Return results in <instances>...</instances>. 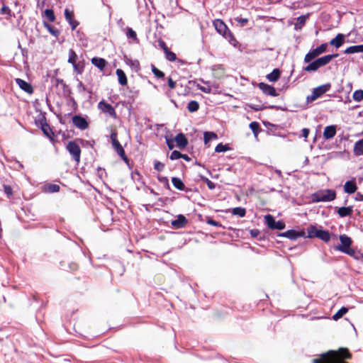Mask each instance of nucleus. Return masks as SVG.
<instances>
[{"label":"nucleus","mask_w":363,"mask_h":363,"mask_svg":"<svg viewBox=\"0 0 363 363\" xmlns=\"http://www.w3.org/2000/svg\"><path fill=\"white\" fill-rule=\"evenodd\" d=\"M306 230H307L305 231L304 230H296L294 229H290L283 233L279 234L278 236L286 237L290 240H296L299 237H317L325 242L330 240V235L328 231L318 228H306Z\"/></svg>","instance_id":"nucleus-1"},{"label":"nucleus","mask_w":363,"mask_h":363,"mask_svg":"<svg viewBox=\"0 0 363 363\" xmlns=\"http://www.w3.org/2000/svg\"><path fill=\"white\" fill-rule=\"evenodd\" d=\"M340 244L337 245L335 249L340 252H342L354 259H359L361 257V254L357 250L351 247L352 244V240L346 235H340Z\"/></svg>","instance_id":"nucleus-2"},{"label":"nucleus","mask_w":363,"mask_h":363,"mask_svg":"<svg viewBox=\"0 0 363 363\" xmlns=\"http://www.w3.org/2000/svg\"><path fill=\"white\" fill-rule=\"evenodd\" d=\"M338 55H339L336 53L325 55L323 57L318 58L317 60L313 62H310L311 63H309L306 67H303V70L308 72H315L320 67L328 65L333 58L338 57Z\"/></svg>","instance_id":"nucleus-3"},{"label":"nucleus","mask_w":363,"mask_h":363,"mask_svg":"<svg viewBox=\"0 0 363 363\" xmlns=\"http://www.w3.org/2000/svg\"><path fill=\"white\" fill-rule=\"evenodd\" d=\"M336 192L333 189H320L311 195L313 202H328L335 200Z\"/></svg>","instance_id":"nucleus-4"},{"label":"nucleus","mask_w":363,"mask_h":363,"mask_svg":"<svg viewBox=\"0 0 363 363\" xmlns=\"http://www.w3.org/2000/svg\"><path fill=\"white\" fill-rule=\"evenodd\" d=\"M213 25L215 27L217 32L222 35L226 40L230 43H233L236 41L233 34L228 29L225 23L220 19H216L213 22Z\"/></svg>","instance_id":"nucleus-5"},{"label":"nucleus","mask_w":363,"mask_h":363,"mask_svg":"<svg viewBox=\"0 0 363 363\" xmlns=\"http://www.w3.org/2000/svg\"><path fill=\"white\" fill-rule=\"evenodd\" d=\"M328 48L327 43H322L320 46L308 52L304 57V62L308 63L313 60L326 52Z\"/></svg>","instance_id":"nucleus-6"},{"label":"nucleus","mask_w":363,"mask_h":363,"mask_svg":"<svg viewBox=\"0 0 363 363\" xmlns=\"http://www.w3.org/2000/svg\"><path fill=\"white\" fill-rule=\"evenodd\" d=\"M67 150L72 155L73 160L79 164L81 157V148L75 141H69L67 145Z\"/></svg>","instance_id":"nucleus-7"},{"label":"nucleus","mask_w":363,"mask_h":363,"mask_svg":"<svg viewBox=\"0 0 363 363\" xmlns=\"http://www.w3.org/2000/svg\"><path fill=\"white\" fill-rule=\"evenodd\" d=\"M98 108L100 109L104 113L109 116L110 117L116 119L117 114L113 106L107 103L105 100H101L98 104Z\"/></svg>","instance_id":"nucleus-8"},{"label":"nucleus","mask_w":363,"mask_h":363,"mask_svg":"<svg viewBox=\"0 0 363 363\" xmlns=\"http://www.w3.org/2000/svg\"><path fill=\"white\" fill-rule=\"evenodd\" d=\"M330 87L331 84L330 83H328L315 88L313 90L311 95L310 96H308V99H310L312 101L316 100L322 95H323L325 93L328 91Z\"/></svg>","instance_id":"nucleus-9"},{"label":"nucleus","mask_w":363,"mask_h":363,"mask_svg":"<svg viewBox=\"0 0 363 363\" xmlns=\"http://www.w3.org/2000/svg\"><path fill=\"white\" fill-rule=\"evenodd\" d=\"M258 87L267 96H278L279 93L277 91L276 89L268 84L260 82L258 84Z\"/></svg>","instance_id":"nucleus-10"},{"label":"nucleus","mask_w":363,"mask_h":363,"mask_svg":"<svg viewBox=\"0 0 363 363\" xmlns=\"http://www.w3.org/2000/svg\"><path fill=\"white\" fill-rule=\"evenodd\" d=\"M65 17L66 21L70 25L72 30H74L79 26V22L74 19V13L72 9L66 8L65 9Z\"/></svg>","instance_id":"nucleus-11"},{"label":"nucleus","mask_w":363,"mask_h":363,"mask_svg":"<svg viewBox=\"0 0 363 363\" xmlns=\"http://www.w3.org/2000/svg\"><path fill=\"white\" fill-rule=\"evenodd\" d=\"M72 121L74 125L80 130H85L89 127V123L86 118L79 115L74 116Z\"/></svg>","instance_id":"nucleus-12"},{"label":"nucleus","mask_w":363,"mask_h":363,"mask_svg":"<svg viewBox=\"0 0 363 363\" xmlns=\"http://www.w3.org/2000/svg\"><path fill=\"white\" fill-rule=\"evenodd\" d=\"M264 225L267 227H285V223L283 221L276 222L273 216L270 214L264 216Z\"/></svg>","instance_id":"nucleus-13"},{"label":"nucleus","mask_w":363,"mask_h":363,"mask_svg":"<svg viewBox=\"0 0 363 363\" xmlns=\"http://www.w3.org/2000/svg\"><path fill=\"white\" fill-rule=\"evenodd\" d=\"M15 81L18 86L26 93L30 94L33 92V88L30 83L19 78H16Z\"/></svg>","instance_id":"nucleus-14"},{"label":"nucleus","mask_w":363,"mask_h":363,"mask_svg":"<svg viewBox=\"0 0 363 363\" xmlns=\"http://www.w3.org/2000/svg\"><path fill=\"white\" fill-rule=\"evenodd\" d=\"M345 36L342 33H338L334 38L330 40L329 44L332 46L338 48L341 47L345 43Z\"/></svg>","instance_id":"nucleus-15"},{"label":"nucleus","mask_w":363,"mask_h":363,"mask_svg":"<svg viewBox=\"0 0 363 363\" xmlns=\"http://www.w3.org/2000/svg\"><path fill=\"white\" fill-rule=\"evenodd\" d=\"M174 140L177 143V147L180 149L185 148L188 145V140L183 133H179L177 135Z\"/></svg>","instance_id":"nucleus-16"},{"label":"nucleus","mask_w":363,"mask_h":363,"mask_svg":"<svg viewBox=\"0 0 363 363\" xmlns=\"http://www.w3.org/2000/svg\"><path fill=\"white\" fill-rule=\"evenodd\" d=\"M336 126L331 125L326 126L323 131V137L325 139L328 140L333 138L336 134Z\"/></svg>","instance_id":"nucleus-17"},{"label":"nucleus","mask_w":363,"mask_h":363,"mask_svg":"<svg viewBox=\"0 0 363 363\" xmlns=\"http://www.w3.org/2000/svg\"><path fill=\"white\" fill-rule=\"evenodd\" d=\"M188 220L184 215L179 214L177 218L171 221L174 227L184 226L187 224Z\"/></svg>","instance_id":"nucleus-18"},{"label":"nucleus","mask_w":363,"mask_h":363,"mask_svg":"<svg viewBox=\"0 0 363 363\" xmlns=\"http://www.w3.org/2000/svg\"><path fill=\"white\" fill-rule=\"evenodd\" d=\"M110 138L112 142L113 148L115 151L118 150L119 148L122 147V145L118 140V133L116 130H113L111 131Z\"/></svg>","instance_id":"nucleus-19"},{"label":"nucleus","mask_w":363,"mask_h":363,"mask_svg":"<svg viewBox=\"0 0 363 363\" xmlns=\"http://www.w3.org/2000/svg\"><path fill=\"white\" fill-rule=\"evenodd\" d=\"M91 63L98 67L101 71H103L107 65L106 60L101 57H93L91 59Z\"/></svg>","instance_id":"nucleus-20"},{"label":"nucleus","mask_w":363,"mask_h":363,"mask_svg":"<svg viewBox=\"0 0 363 363\" xmlns=\"http://www.w3.org/2000/svg\"><path fill=\"white\" fill-rule=\"evenodd\" d=\"M357 189V184L354 181H347L344 185V190L347 194H353Z\"/></svg>","instance_id":"nucleus-21"},{"label":"nucleus","mask_w":363,"mask_h":363,"mask_svg":"<svg viewBox=\"0 0 363 363\" xmlns=\"http://www.w3.org/2000/svg\"><path fill=\"white\" fill-rule=\"evenodd\" d=\"M337 213L340 217H346L351 216L353 213L352 206L340 207L337 210Z\"/></svg>","instance_id":"nucleus-22"},{"label":"nucleus","mask_w":363,"mask_h":363,"mask_svg":"<svg viewBox=\"0 0 363 363\" xmlns=\"http://www.w3.org/2000/svg\"><path fill=\"white\" fill-rule=\"evenodd\" d=\"M116 74L118 77V83L122 86L127 85L128 79L125 72L121 69H117Z\"/></svg>","instance_id":"nucleus-23"},{"label":"nucleus","mask_w":363,"mask_h":363,"mask_svg":"<svg viewBox=\"0 0 363 363\" xmlns=\"http://www.w3.org/2000/svg\"><path fill=\"white\" fill-rule=\"evenodd\" d=\"M281 76V71L276 68L273 71L267 75V79L272 82H275L279 80Z\"/></svg>","instance_id":"nucleus-24"},{"label":"nucleus","mask_w":363,"mask_h":363,"mask_svg":"<svg viewBox=\"0 0 363 363\" xmlns=\"http://www.w3.org/2000/svg\"><path fill=\"white\" fill-rule=\"evenodd\" d=\"M354 153L357 156L363 155V138L354 143Z\"/></svg>","instance_id":"nucleus-25"},{"label":"nucleus","mask_w":363,"mask_h":363,"mask_svg":"<svg viewBox=\"0 0 363 363\" xmlns=\"http://www.w3.org/2000/svg\"><path fill=\"white\" fill-rule=\"evenodd\" d=\"M346 54H353L356 52H363V45H353L348 47L344 51Z\"/></svg>","instance_id":"nucleus-26"},{"label":"nucleus","mask_w":363,"mask_h":363,"mask_svg":"<svg viewBox=\"0 0 363 363\" xmlns=\"http://www.w3.org/2000/svg\"><path fill=\"white\" fill-rule=\"evenodd\" d=\"M172 183L173 186L178 190L184 191L185 189V185L181 179L178 177H172Z\"/></svg>","instance_id":"nucleus-27"},{"label":"nucleus","mask_w":363,"mask_h":363,"mask_svg":"<svg viewBox=\"0 0 363 363\" xmlns=\"http://www.w3.org/2000/svg\"><path fill=\"white\" fill-rule=\"evenodd\" d=\"M43 26L45 28H47V30L55 37H58V35L60 34V32L58 29L55 28L52 26L50 25L48 22L43 21Z\"/></svg>","instance_id":"nucleus-28"},{"label":"nucleus","mask_w":363,"mask_h":363,"mask_svg":"<svg viewBox=\"0 0 363 363\" xmlns=\"http://www.w3.org/2000/svg\"><path fill=\"white\" fill-rule=\"evenodd\" d=\"M0 13L1 15H5L6 19L11 18L13 16L11 9L5 4H3V6L0 10Z\"/></svg>","instance_id":"nucleus-29"},{"label":"nucleus","mask_w":363,"mask_h":363,"mask_svg":"<svg viewBox=\"0 0 363 363\" xmlns=\"http://www.w3.org/2000/svg\"><path fill=\"white\" fill-rule=\"evenodd\" d=\"M217 138H218V135H216V133H215L213 132L207 131V132H205L203 134V140H204L205 144H207L211 140H216Z\"/></svg>","instance_id":"nucleus-30"},{"label":"nucleus","mask_w":363,"mask_h":363,"mask_svg":"<svg viewBox=\"0 0 363 363\" xmlns=\"http://www.w3.org/2000/svg\"><path fill=\"white\" fill-rule=\"evenodd\" d=\"M42 131L43 132V133L48 138H50L52 141L53 140V135H54V133L52 132L50 126L49 125V124H46V125H44L43 127H42L41 128Z\"/></svg>","instance_id":"nucleus-31"},{"label":"nucleus","mask_w":363,"mask_h":363,"mask_svg":"<svg viewBox=\"0 0 363 363\" xmlns=\"http://www.w3.org/2000/svg\"><path fill=\"white\" fill-rule=\"evenodd\" d=\"M249 127L252 130L255 137H257L259 133L261 130L259 123L257 121H253L250 123Z\"/></svg>","instance_id":"nucleus-32"},{"label":"nucleus","mask_w":363,"mask_h":363,"mask_svg":"<svg viewBox=\"0 0 363 363\" xmlns=\"http://www.w3.org/2000/svg\"><path fill=\"white\" fill-rule=\"evenodd\" d=\"M126 36L128 38L132 39L135 43H139L137 33L135 30H133V28L129 27L127 28Z\"/></svg>","instance_id":"nucleus-33"},{"label":"nucleus","mask_w":363,"mask_h":363,"mask_svg":"<svg viewBox=\"0 0 363 363\" xmlns=\"http://www.w3.org/2000/svg\"><path fill=\"white\" fill-rule=\"evenodd\" d=\"M74 71L77 74H81L84 72V61H79L76 64L73 65Z\"/></svg>","instance_id":"nucleus-34"},{"label":"nucleus","mask_w":363,"mask_h":363,"mask_svg":"<svg viewBox=\"0 0 363 363\" xmlns=\"http://www.w3.org/2000/svg\"><path fill=\"white\" fill-rule=\"evenodd\" d=\"M44 16L50 22H54L55 21V15L52 9H45L44 11Z\"/></svg>","instance_id":"nucleus-35"},{"label":"nucleus","mask_w":363,"mask_h":363,"mask_svg":"<svg viewBox=\"0 0 363 363\" xmlns=\"http://www.w3.org/2000/svg\"><path fill=\"white\" fill-rule=\"evenodd\" d=\"M199 108V104L198 101L192 100L191 101L187 106V109L189 112H195L198 111Z\"/></svg>","instance_id":"nucleus-36"},{"label":"nucleus","mask_w":363,"mask_h":363,"mask_svg":"<svg viewBox=\"0 0 363 363\" xmlns=\"http://www.w3.org/2000/svg\"><path fill=\"white\" fill-rule=\"evenodd\" d=\"M232 213L240 217H244L246 214V210L242 207H236L233 208Z\"/></svg>","instance_id":"nucleus-37"},{"label":"nucleus","mask_w":363,"mask_h":363,"mask_svg":"<svg viewBox=\"0 0 363 363\" xmlns=\"http://www.w3.org/2000/svg\"><path fill=\"white\" fill-rule=\"evenodd\" d=\"M77 58H78V57H77L76 52H74V50H69V58H68L67 62L73 65L77 62Z\"/></svg>","instance_id":"nucleus-38"},{"label":"nucleus","mask_w":363,"mask_h":363,"mask_svg":"<svg viewBox=\"0 0 363 363\" xmlns=\"http://www.w3.org/2000/svg\"><path fill=\"white\" fill-rule=\"evenodd\" d=\"M202 82H203L204 84H207L206 86H201L200 84H196V88L204 92V93H206V94H210L211 93V88L210 87V86L208 85L209 82H204L203 80H201Z\"/></svg>","instance_id":"nucleus-39"},{"label":"nucleus","mask_w":363,"mask_h":363,"mask_svg":"<svg viewBox=\"0 0 363 363\" xmlns=\"http://www.w3.org/2000/svg\"><path fill=\"white\" fill-rule=\"evenodd\" d=\"M152 72L155 77L158 79H163L164 77V73L157 69L155 65H151Z\"/></svg>","instance_id":"nucleus-40"},{"label":"nucleus","mask_w":363,"mask_h":363,"mask_svg":"<svg viewBox=\"0 0 363 363\" xmlns=\"http://www.w3.org/2000/svg\"><path fill=\"white\" fill-rule=\"evenodd\" d=\"M347 311V308L342 307L335 314L333 315V318L335 320H337L342 318Z\"/></svg>","instance_id":"nucleus-41"},{"label":"nucleus","mask_w":363,"mask_h":363,"mask_svg":"<svg viewBox=\"0 0 363 363\" xmlns=\"http://www.w3.org/2000/svg\"><path fill=\"white\" fill-rule=\"evenodd\" d=\"M60 189V187L57 184H50L46 186V191L49 193H55L58 192Z\"/></svg>","instance_id":"nucleus-42"},{"label":"nucleus","mask_w":363,"mask_h":363,"mask_svg":"<svg viewBox=\"0 0 363 363\" xmlns=\"http://www.w3.org/2000/svg\"><path fill=\"white\" fill-rule=\"evenodd\" d=\"M352 98L356 101H361L363 100V90L358 89L354 91Z\"/></svg>","instance_id":"nucleus-43"},{"label":"nucleus","mask_w":363,"mask_h":363,"mask_svg":"<svg viewBox=\"0 0 363 363\" xmlns=\"http://www.w3.org/2000/svg\"><path fill=\"white\" fill-rule=\"evenodd\" d=\"M308 17V13L307 15H302L298 16L296 19V26H298L300 28L304 26Z\"/></svg>","instance_id":"nucleus-44"},{"label":"nucleus","mask_w":363,"mask_h":363,"mask_svg":"<svg viewBox=\"0 0 363 363\" xmlns=\"http://www.w3.org/2000/svg\"><path fill=\"white\" fill-rule=\"evenodd\" d=\"M165 57L167 60L170 62H174L177 60L176 54L169 50H167L164 52Z\"/></svg>","instance_id":"nucleus-45"},{"label":"nucleus","mask_w":363,"mask_h":363,"mask_svg":"<svg viewBox=\"0 0 363 363\" xmlns=\"http://www.w3.org/2000/svg\"><path fill=\"white\" fill-rule=\"evenodd\" d=\"M230 148L227 145H223V143H219L216 145L215 148V151L216 152H223L228 150Z\"/></svg>","instance_id":"nucleus-46"},{"label":"nucleus","mask_w":363,"mask_h":363,"mask_svg":"<svg viewBox=\"0 0 363 363\" xmlns=\"http://www.w3.org/2000/svg\"><path fill=\"white\" fill-rule=\"evenodd\" d=\"M116 152L118 153V155L121 157V159L124 162H125L126 163L128 162L129 160H128L123 147L121 148H119V150H116Z\"/></svg>","instance_id":"nucleus-47"},{"label":"nucleus","mask_w":363,"mask_h":363,"mask_svg":"<svg viewBox=\"0 0 363 363\" xmlns=\"http://www.w3.org/2000/svg\"><path fill=\"white\" fill-rule=\"evenodd\" d=\"M116 152L118 153V155L121 157V159L124 162H125L126 163L128 162L129 160H128L123 147L121 148H119V150H116Z\"/></svg>","instance_id":"nucleus-48"},{"label":"nucleus","mask_w":363,"mask_h":363,"mask_svg":"<svg viewBox=\"0 0 363 363\" xmlns=\"http://www.w3.org/2000/svg\"><path fill=\"white\" fill-rule=\"evenodd\" d=\"M201 180L208 186V188L213 190L216 188V184L207 177H201Z\"/></svg>","instance_id":"nucleus-49"},{"label":"nucleus","mask_w":363,"mask_h":363,"mask_svg":"<svg viewBox=\"0 0 363 363\" xmlns=\"http://www.w3.org/2000/svg\"><path fill=\"white\" fill-rule=\"evenodd\" d=\"M4 193L9 198H11L13 195V189L11 186L4 184L3 186Z\"/></svg>","instance_id":"nucleus-50"},{"label":"nucleus","mask_w":363,"mask_h":363,"mask_svg":"<svg viewBox=\"0 0 363 363\" xmlns=\"http://www.w3.org/2000/svg\"><path fill=\"white\" fill-rule=\"evenodd\" d=\"M182 157V153L177 150L172 152L169 158L172 160H177Z\"/></svg>","instance_id":"nucleus-51"},{"label":"nucleus","mask_w":363,"mask_h":363,"mask_svg":"<svg viewBox=\"0 0 363 363\" xmlns=\"http://www.w3.org/2000/svg\"><path fill=\"white\" fill-rule=\"evenodd\" d=\"M154 168L155 170H157L158 172H162V171H163V169L164 168V164H163L159 161H155V164H154Z\"/></svg>","instance_id":"nucleus-52"},{"label":"nucleus","mask_w":363,"mask_h":363,"mask_svg":"<svg viewBox=\"0 0 363 363\" xmlns=\"http://www.w3.org/2000/svg\"><path fill=\"white\" fill-rule=\"evenodd\" d=\"M234 20L240 23V26H244L248 23V19L246 18L236 17Z\"/></svg>","instance_id":"nucleus-53"},{"label":"nucleus","mask_w":363,"mask_h":363,"mask_svg":"<svg viewBox=\"0 0 363 363\" xmlns=\"http://www.w3.org/2000/svg\"><path fill=\"white\" fill-rule=\"evenodd\" d=\"M36 123L38 125H40V128H42V127L44 126V125H46L48 124L47 123V120H46V118L43 116H40L37 121H36Z\"/></svg>","instance_id":"nucleus-54"},{"label":"nucleus","mask_w":363,"mask_h":363,"mask_svg":"<svg viewBox=\"0 0 363 363\" xmlns=\"http://www.w3.org/2000/svg\"><path fill=\"white\" fill-rule=\"evenodd\" d=\"M157 42L158 45L163 50L164 52L169 50L165 42L162 38H160Z\"/></svg>","instance_id":"nucleus-55"},{"label":"nucleus","mask_w":363,"mask_h":363,"mask_svg":"<svg viewBox=\"0 0 363 363\" xmlns=\"http://www.w3.org/2000/svg\"><path fill=\"white\" fill-rule=\"evenodd\" d=\"M250 233L252 238H258L259 236V230L257 228H252L250 230Z\"/></svg>","instance_id":"nucleus-56"},{"label":"nucleus","mask_w":363,"mask_h":363,"mask_svg":"<svg viewBox=\"0 0 363 363\" xmlns=\"http://www.w3.org/2000/svg\"><path fill=\"white\" fill-rule=\"evenodd\" d=\"M167 83L170 89H174L176 88V82H174L171 77L168 78Z\"/></svg>","instance_id":"nucleus-57"},{"label":"nucleus","mask_w":363,"mask_h":363,"mask_svg":"<svg viewBox=\"0 0 363 363\" xmlns=\"http://www.w3.org/2000/svg\"><path fill=\"white\" fill-rule=\"evenodd\" d=\"M167 145L169 150H172L174 147V141L172 140H167Z\"/></svg>","instance_id":"nucleus-58"},{"label":"nucleus","mask_w":363,"mask_h":363,"mask_svg":"<svg viewBox=\"0 0 363 363\" xmlns=\"http://www.w3.org/2000/svg\"><path fill=\"white\" fill-rule=\"evenodd\" d=\"M302 135L305 138H307L309 135V130L308 128H303L302 130Z\"/></svg>","instance_id":"nucleus-59"},{"label":"nucleus","mask_w":363,"mask_h":363,"mask_svg":"<svg viewBox=\"0 0 363 363\" xmlns=\"http://www.w3.org/2000/svg\"><path fill=\"white\" fill-rule=\"evenodd\" d=\"M250 107L255 110V111H261L263 109V107L262 106H253V105H250Z\"/></svg>","instance_id":"nucleus-60"},{"label":"nucleus","mask_w":363,"mask_h":363,"mask_svg":"<svg viewBox=\"0 0 363 363\" xmlns=\"http://www.w3.org/2000/svg\"><path fill=\"white\" fill-rule=\"evenodd\" d=\"M356 200L363 201V194H362L361 193H357L356 195Z\"/></svg>","instance_id":"nucleus-61"},{"label":"nucleus","mask_w":363,"mask_h":363,"mask_svg":"<svg viewBox=\"0 0 363 363\" xmlns=\"http://www.w3.org/2000/svg\"><path fill=\"white\" fill-rule=\"evenodd\" d=\"M181 158L184 159V160H186L187 162L191 161V158L187 155H185V154H182V157Z\"/></svg>","instance_id":"nucleus-62"},{"label":"nucleus","mask_w":363,"mask_h":363,"mask_svg":"<svg viewBox=\"0 0 363 363\" xmlns=\"http://www.w3.org/2000/svg\"><path fill=\"white\" fill-rule=\"evenodd\" d=\"M207 223L208 224H210V225H218L217 222H216L215 220H211V219H209Z\"/></svg>","instance_id":"nucleus-63"},{"label":"nucleus","mask_w":363,"mask_h":363,"mask_svg":"<svg viewBox=\"0 0 363 363\" xmlns=\"http://www.w3.org/2000/svg\"><path fill=\"white\" fill-rule=\"evenodd\" d=\"M177 62L182 65H184L185 64V62L183 60H181V59H177Z\"/></svg>","instance_id":"nucleus-64"}]
</instances>
